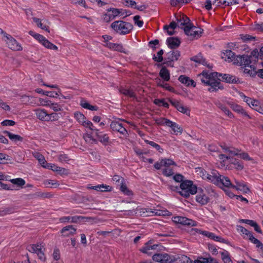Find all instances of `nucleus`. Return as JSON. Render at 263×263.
Masks as SVG:
<instances>
[{
  "mask_svg": "<svg viewBox=\"0 0 263 263\" xmlns=\"http://www.w3.org/2000/svg\"><path fill=\"white\" fill-rule=\"evenodd\" d=\"M214 72L209 73L206 70H203L199 76L202 75L203 78L201 79L202 83L206 85L210 86L208 90L210 92H216L218 89L222 90L224 87L220 82V79L216 80V76L213 74Z\"/></svg>",
  "mask_w": 263,
  "mask_h": 263,
  "instance_id": "obj_1",
  "label": "nucleus"
},
{
  "mask_svg": "<svg viewBox=\"0 0 263 263\" xmlns=\"http://www.w3.org/2000/svg\"><path fill=\"white\" fill-rule=\"evenodd\" d=\"M180 189L179 195L185 198H189L190 195H194L198 192V188L193 182L186 179L180 184Z\"/></svg>",
  "mask_w": 263,
  "mask_h": 263,
  "instance_id": "obj_2",
  "label": "nucleus"
},
{
  "mask_svg": "<svg viewBox=\"0 0 263 263\" xmlns=\"http://www.w3.org/2000/svg\"><path fill=\"white\" fill-rule=\"evenodd\" d=\"M110 27L120 35L129 34L133 29V25L130 23L121 20L112 23Z\"/></svg>",
  "mask_w": 263,
  "mask_h": 263,
  "instance_id": "obj_3",
  "label": "nucleus"
},
{
  "mask_svg": "<svg viewBox=\"0 0 263 263\" xmlns=\"http://www.w3.org/2000/svg\"><path fill=\"white\" fill-rule=\"evenodd\" d=\"M27 249L30 252L35 253L37 255L40 259L42 261L46 260V257L44 254L45 248L42 246L41 243L32 244L28 247Z\"/></svg>",
  "mask_w": 263,
  "mask_h": 263,
  "instance_id": "obj_4",
  "label": "nucleus"
},
{
  "mask_svg": "<svg viewBox=\"0 0 263 263\" xmlns=\"http://www.w3.org/2000/svg\"><path fill=\"white\" fill-rule=\"evenodd\" d=\"M218 80L219 77H221V79H220V81H222L226 83H231V84H238L240 83L239 79L235 77V76H233L230 74H222L217 72H214L213 73Z\"/></svg>",
  "mask_w": 263,
  "mask_h": 263,
  "instance_id": "obj_5",
  "label": "nucleus"
},
{
  "mask_svg": "<svg viewBox=\"0 0 263 263\" xmlns=\"http://www.w3.org/2000/svg\"><path fill=\"white\" fill-rule=\"evenodd\" d=\"M153 259L155 261L160 263H172L176 261L174 257L172 258L167 253L155 254L153 256Z\"/></svg>",
  "mask_w": 263,
  "mask_h": 263,
  "instance_id": "obj_6",
  "label": "nucleus"
},
{
  "mask_svg": "<svg viewBox=\"0 0 263 263\" xmlns=\"http://www.w3.org/2000/svg\"><path fill=\"white\" fill-rule=\"evenodd\" d=\"M4 36L7 39L6 41L8 47L14 51H21L23 49L21 45L10 34L4 33Z\"/></svg>",
  "mask_w": 263,
  "mask_h": 263,
  "instance_id": "obj_7",
  "label": "nucleus"
},
{
  "mask_svg": "<svg viewBox=\"0 0 263 263\" xmlns=\"http://www.w3.org/2000/svg\"><path fill=\"white\" fill-rule=\"evenodd\" d=\"M119 11L117 8H110L107 9V13L103 15V20L106 23L115 19L119 16Z\"/></svg>",
  "mask_w": 263,
  "mask_h": 263,
  "instance_id": "obj_8",
  "label": "nucleus"
},
{
  "mask_svg": "<svg viewBox=\"0 0 263 263\" xmlns=\"http://www.w3.org/2000/svg\"><path fill=\"white\" fill-rule=\"evenodd\" d=\"M173 221L176 223H179L184 226L194 227L196 226L197 224L196 221L192 219L187 218L186 217L182 216L174 217Z\"/></svg>",
  "mask_w": 263,
  "mask_h": 263,
  "instance_id": "obj_9",
  "label": "nucleus"
},
{
  "mask_svg": "<svg viewBox=\"0 0 263 263\" xmlns=\"http://www.w3.org/2000/svg\"><path fill=\"white\" fill-rule=\"evenodd\" d=\"M250 57L248 55H237L236 59L234 60V63L239 65H244L245 66H249L252 63Z\"/></svg>",
  "mask_w": 263,
  "mask_h": 263,
  "instance_id": "obj_10",
  "label": "nucleus"
},
{
  "mask_svg": "<svg viewBox=\"0 0 263 263\" xmlns=\"http://www.w3.org/2000/svg\"><path fill=\"white\" fill-rule=\"evenodd\" d=\"M110 126V128L114 131L118 132L124 136H125L127 134V131L126 129L123 126L121 123H120L118 121H112Z\"/></svg>",
  "mask_w": 263,
  "mask_h": 263,
  "instance_id": "obj_11",
  "label": "nucleus"
},
{
  "mask_svg": "<svg viewBox=\"0 0 263 263\" xmlns=\"http://www.w3.org/2000/svg\"><path fill=\"white\" fill-rule=\"evenodd\" d=\"M196 200L197 202L201 205H205L209 202V197L203 193V190L201 188H198Z\"/></svg>",
  "mask_w": 263,
  "mask_h": 263,
  "instance_id": "obj_12",
  "label": "nucleus"
},
{
  "mask_svg": "<svg viewBox=\"0 0 263 263\" xmlns=\"http://www.w3.org/2000/svg\"><path fill=\"white\" fill-rule=\"evenodd\" d=\"M168 101L170 103L180 112L186 115L190 114V110L187 107L183 106L177 100L169 99Z\"/></svg>",
  "mask_w": 263,
  "mask_h": 263,
  "instance_id": "obj_13",
  "label": "nucleus"
},
{
  "mask_svg": "<svg viewBox=\"0 0 263 263\" xmlns=\"http://www.w3.org/2000/svg\"><path fill=\"white\" fill-rule=\"evenodd\" d=\"M182 19L184 23L183 24L185 25V26L183 27L184 32L186 35H189L190 31L196 27L191 22L190 18L186 15H183L182 16Z\"/></svg>",
  "mask_w": 263,
  "mask_h": 263,
  "instance_id": "obj_14",
  "label": "nucleus"
},
{
  "mask_svg": "<svg viewBox=\"0 0 263 263\" xmlns=\"http://www.w3.org/2000/svg\"><path fill=\"white\" fill-rule=\"evenodd\" d=\"M230 107L235 112L238 114L242 115L243 116L248 117L249 119L251 118V117L248 114V113L243 109V108L240 105L237 104L233 102H230L228 103Z\"/></svg>",
  "mask_w": 263,
  "mask_h": 263,
  "instance_id": "obj_15",
  "label": "nucleus"
},
{
  "mask_svg": "<svg viewBox=\"0 0 263 263\" xmlns=\"http://www.w3.org/2000/svg\"><path fill=\"white\" fill-rule=\"evenodd\" d=\"M181 44L179 39L177 37H170L166 40V44L168 48L174 49L178 48Z\"/></svg>",
  "mask_w": 263,
  "mask_h": 263,
  "instance_id": "obj_16",
  "label": "nucleus"
},
{
  "mask_svg": "<svg viewBox=\"0 0 263 263\" xmlns=\"http://www.w3.org/2000/svg\"><path fill=\"white\" fill-rule=\"evenodd\" d=\"M219 178H220V175L217 171L214 170L212 171L211 174L206 176V179L216 185H218Z\"/></svg>",
  "mask_w": 263,
  "mask_h": 263,
  "instance_id": "obj_17",
  "label": "nucleus"
},
{
  "mask_svg": "<svg viewBox=\"0 0 263 263\" xmlns=\"http://www.w3.org/2000/svg\"><path fill=\"white\" fill-rule=\"evenodd\" d=\"M77 229L72 225H68L62 228L61 233L64 237L73 235L76 233Z\"/></svg>",
  "mask_w": 263,
  "mask_h": 263,
  "instance_id": "obj_18",
  "label": "nucleus"
},
{
  "mask_svg": "<svg viewBox=\"0 0 263 263\" xmlns=\"http://www.w3.org/2000/svg\"><path fill=\"white\" fill-rule=\"evenodd\" d=\"M178 80L181 83L184 84L186 86H191L194 87H196V82L194 80L191 79L189 77L186 76L185 75H181L180 76H179Z\"/></svg>",
  "mask_w": 263,
  "mask_h": 263,
  "instance_id": "obj_19",
  "label": "nucleus"
},
{
  "mask_svg": "<svg viewBox=\"0 0 263 263\" xmlns=\"http://www.w3.org/2000/svg\"><path fill=\"white\" fill-rule=\"evenodd\" d=\"M219 179V181L218 186L222 188V187H226L228 188H232L233 184L231 183L228 177L220 175V178Z\"/></svg>",
  "mask_w": 263,
  "mask_h": 263,
  "instance_id": "obj_20",
  "label": "nucleus"
},
{
  "mask_svg": "<svg viewBox=\"0 0 263 263\" xmlns=\"http://www.w3.org/2000/svg\"><path fill=\"white\" fill-rule=\"evenodd\" d=\"M36 116L37 118L42 121H50V118L49 114L45 109H39L36 110Z\"/></svg>",
  "mask_w": 263,
  "mask_h": 263,
  "instance_id": "obj_21",
  "label": "nucleus"
},
{
  "mask_svg": "<svg viewBox=\"0 0 263 263\" xmlns=\"http://www.w3.org/2000/svg\"><path fill=\"white\" fill-rule=\"evenodd\" d=\"M180 52L179 50H172L166 54V58L169 61H177L180 57Z\"/></svg>",
  "mask_w": 263,
  "mask_h": 263,
  "instance_id": "obj_22",
  "label": "nucleus"
},
{
  "mask_svg": "<svg viewBox=\"0 0 263 263\" xmlns=\"http://www.w3.org/2000/svg\"><path fill=\"white\" fill-rule=\"evenodd\" d=\"M95 135L99 139V141L105 145H106L109 141V137L107 135L99 132V129H95Z\"/></svg>",
  "mask_w": 263,
  "mask_h": 263,
  "instance_id": "obj_23",
  "label": "nucleus"
},
{
  "mask_svg": "<svg viewBox=\"0 0 263 263\" xmlns=\"http://www.w3.org/2000/svg\"><path fill=\"white\" fill-rule=\"evenodd\" d=\"M235 183L236 185H233V186H232L233 189H235L236 190L241 191L245 193H247L250 192V189L247 186L246 184L237 181H235Z\"/></svg>",
  "mask_w": 263,
  "mask_h": 263,
  "instance_id": "obj_24",
  "label": "nucleus"
},
{
  "mask_svg": "<svg viewBox=\"0 0 263 263\" xmlns=\"http://www.w3.org/2000/svg\"><path fill=\"white\" fill-rule=\"evenodd\" d=\"M32 156L38 160L39 163L44 167V166L47 163L45 157L42 154L37 152H33Z\"/></svg>",
  "mask_w": 263,
  "mask_h": 263,
  "instance_id": "obj_25",
  "label": "nucleus"
},
{
  "mask_svg": "<svg viewBox=\"0 0 263 263\" xmlns=\"http://www.w3.org/2000/svg\"><path fill=\"white\" fill-rule=\"evenodd\" d=\"M159 75L165 81H168L170 79V71L165 66H162V68L159 72Z\"/></svg>",
  "mask_w": 263,
  "mask_h": 263,
  "instance_id": "obj_26",
  "label": "nucleus"
},
{
  "mask_svg": "<svg viewBox=\"0 0 263 263\" xmlns=\"http://www.w3.org/2000/svg\"><path fill=\"white\" fill-rule=\"evenodd\" d=\"M35 91L39 93H41L51 98H57L60 95L57 92L44 91L41 88L36 89Z\"/></svg>",
  "mask_w": 263,
  "mask_h": 263,
  "instance_id": "obj_27",
  "label": "nucleus"
},
{
  "mask_svg": "<svg viewBox=\"0 0 263 263\" xmlns=\"http://www.w3.org/2000/svg\"><path fill=\"white\" fill-rule=\"evenodd\" d=\"M17 210L16 206H11L4 208L3 210L0 211V216H4L7 214L14 213Z\"/></svg>",
  "mask_w": 263,
  "mask_h": 263,
  "instance_id": "obj_28",
  "label": "nucleus"
},
{
  "mask_svg": "<svg viewBox=\"0 0 263 263\" xmlns=\"http://www.w3.org/2000/svg\"><path fill=\"white\" fill-rule=\"evenodd\" d=\"M224 57L222 56V58H225V60H229L230 61H234L236 59V55L235 53L232 52L231 50H226L225 52H223Z\"/></svg>",
  "mask_w": 263,
  "mask_h": 263,
  "instance_id": "obj_29",
  "label": "nucleus"
},
{
  "mask_svg": "<svg viewBox=\"0 0 263 263\" xmlns=\"http://www.w3.org/2000/svg\"><path fill=\"white\" fill-rule=\"evenodd\" d=\"M239 94L240 97L243 99L244 101L246 102L250 107L256 105V103H257V100L246 96L243 92H240Z\"/></svg>",
  "mask_w": 263,
  "mask_h": 263,
  "instance_id": "obj_30",
  "label": "nucleus"
},
{
  "mask_svg": "<svg viewBox=\"0 0 263 263\" xmlns=\"http://www.w3.org/2000/svg\"><path fill=\"white\" fill-rule=\"evenodd\" d=\"M169 124L168 127H171L172 129L174 131L176 135H177V133H182V128L176 123L172 121L170 122L167 121Z\"/></svg>",
  "mask_w": 263,
  "mask_h": 263,
  "instance_id": "obj_31",
  "label": "nucleus"
},
{
  "mask_svg": "<svg viewBox=\"0 0 263 263\" xmlns=\"http://www.w3.org/2000/svg\"><path fill=\"white\" fill-rule=\"evenodd\" d=\"M220 254L221 255V259L224 263H233L228 251L224 250L223 252H220Z\"/></svg>",
  "mask_w": 263,
  "mask_h": 263,
  "instance_id": "obj_32",
  "label": "nucleus"
},
{
  "mask_svg": "<svg viewBox=\"0 0 263 263\" xmlns=\"http://www.w3.org/2000/svg\"><path fill=\"white\" fill-rule=\"evenodd\" d=\"M42 44L46 48L53 50H58V47L49 42L48 40H47L46 38L43 40V42L42 43Z\"/></svg>",
  "mask_w": 263,
  "mask_h": 263,
  "instance_id": "obj_33",
  "label": "nucleus"
},
{
  "mask_svg": "<svg viewBox=\"0 0 263 263\" xmlns=\"http://www.w3.org/2000/svg\"><path fill=\"white\" fill-rule=\"evenodd\" d=\"M231 163L235 166V168L238 170L241 171L243 169V162L237 159H232V161Z\"/></svg>",
  "mask_w": 263,
  "mask_h": 263,
  "instance_id": "obj_34",
  "label": "nucleus"
},
{
  "mask_svg": "<svg viewBox=\"0 0 263 263\" xmlns=\"http://www.w3.org/2000/svg\"><path fill=\"white\" fill-rule=\"evenodd\" d=\"M260 53L259 51L257 49H254L253 50L249 57H250L252 62H256L258 59H260Z\"/></svg>",
  "mask_w": 263,
  "mask_h": 263,
  "instance_id": "obj_35",
  "label": "nucleus"
},
{
  "mask_svg": "<svg viewBox=\"0 0 263 263\" xmlns=\"http://www.w3.org/2000/svg\"><path fill=\"white\" fill-rule=\"evenodd\" d=\"M144 142L151 146L157 150L159 153H162L163 152V149L158 144L154 142V141H149L148 140H144Z\"/></svg>",
  "mask_w": 263,
  "mask_h": 263,
  "instance_id": "obj_36",
  "label": "nucleus"
},
{
  "mask_svg": "<svg viewBox=\"0 0 263 263\" xmlns=\"http://www.w3.org/2000/svg\"><path fill=\"white\" fill-rule=\"evenodd\" d=\"M33 20L35 23H36L37 26L39 28L47 31L48 32H49V27L47 25H44L42 23L41 19L36 18V17H33Z\"/></svg>",
  "mask_w": 263,
  "mask_h": 263,
  "instance_id": "obj_37",
  "label": "nucleus"
},
{
  "mask_svg": "<svg viewBox=\"0 0 263 263\" xmlns=\"http://www.w3.org/2000/svg\"><path fill=\"white\" fill-rule=\"evenodd\" d=\"M164 53V50L163 49L160 50L157 52V57L154 54L153 55V60L155 62L158 63L162 62L163 61V54Z\"/></svg>",
  "mask_w": 263,
  "mask_h": 263,
  "instance_id": "obj_38",
  "label": "nucleus"
},
{
  "mask_svg": "<svg viewBox=\"0 0 263 263\" xmlns=\"http://www.w3.org/2000/svg\"><path fill=\"white\" fill-rule=\"evenodd\" d=\"M120 190L126 195L130 196L133 195L132 191L127 188L125 181L121 183Z\"/></svg>",
  "mask_w": 263,
  "mask_h": 263,
  "instance_id": "obj_39",
  "label": "nucleus"
},
{
  "mask_svg": "<svg viewBox=\"0 0 263 263\" xmlns=\"http://www.w3.org/2000/svg\"><path fill=\"white\" fill-rule=\"evenodd\" d=\"M210 236L211 237H210V238L212 240H214V241L224 243H226L228 245H230V242L228 240L224 239L220 236H216L213 233H212V235Z\"/></svg>",
  "mask_w": 263,
  "mask_h": 263,
  "instance_id": "obj_40",
  "label": "nucleus"
},
{
  "mask_svg": "<svg viewBox=\"0 0 263 263\" xmlns=\"http://www.w3.org/2000/svg\"><path fill=\"white\" fill-rule=\"evenodd\" d=\"M74 118L80 123H82V124L85 123L86 117L85 116L80 112H76L74 114Z\"/></svg>",
  "mask_w": 263,
  "mask_h": 263,
  "instance_id": "obj_41",
  "label": "nucleus"
},
{
  "mask_svg": "<svg viewBox=\"0 0 263 263\" xmlns=\"http://www.w3.org/2000/svg\"><path fill=\"white\" fill-rule=\"evenodd\" d=\"M10 181L14 184H16L18 186H22L25 184V181L24 179L21 178H17L15 179H12L10 180Z\"/></svg>",
  "mask_w": 263,
  "mask_h": 263,
  "instance_id": "obj_42",
  "label": "nucleus"
},
{
  "mask_svg": "<svg viewBox=\"0 0 263 263\" xmlns=\"http://www.w3.org/2000/svg\"><path fill=\"white\" fill-rule=\"evenodd\" d=\"M251 69H249L248 68H245L243 70V72L245 73H247L249 74L250 77L254 78L256 76V70H255V68L252 65L249 66Z\"/></svg>",
  "mask_w": 263,
  "mask_h": 263,
  "instance_id": "obj_43",
  "label": "nucleus"
},
{
  "mask_svg": "<svg viewBox=\"0 0 263 263\" xmlns=\"http://www.w3.org/2000/svg\"><path fill=\"white\" fill-rule=\"evenodd\" d=\"M154 103L157 105L162 106L166 108H169V104L165 101L164 99H156Z\"/></svg>",
  "mask_w": 263,
  "mask_h": 263,
  "instance_id": "obj_44",
  "label": "nucleus"
},
{
  "mask_svg": "<svg viewBox=\"0 0 263 263\" xmlns=\"http://www.w3.org/2000/svg\"><path fill=\"white\" fill-rule=\"evenodd\" d=\"M120 92L125 96H128L130 98H136V96L134 92L130 89H122L120 90Z\"/></svg>",
  "mask_w": 263,
  "mask_h": 263,
  "instance_id": "obj_45",
  "label": "nucleus"
},
{
  "mask_svg": "<svg viewBox=\"0 0 263 263\" xmlns=\"http://www.w3.org/2000/svg\"><path fill=\"white\" fill-rule=\"evenodd\" d=\"M163 166L169 167L171 165H176V163L172 159L164 158L162 159Z\"/></svg>",
  "mask_w": 263,
  "mask_h": 263,
  "instance_id": "obj_46",
  "label": "nucleus"
},
{
  "mask_svg": "<svg viewBox=\"0 0 263 263\" xmlns=\"http://www.w3.org/2000/svg\"><path fill=\"white\" fill-rule=\"evenodd\" d=\"M112 50L117 51L124 53H127L126 51L121 44L114 43Z\"/></svg>",
  "mask_w": 263,
  "mask_h": 263,
  "instance_id": "obj_47",
  "label": "nucleus"
},
{
  "mask_svg": "<svg viewBox=\"0 0 263 263\" xmlns=\"http://www.w3.org/2000/svg\"><path fill=\"white\" fill-rule=\"evenodd\" d=\"M173 179L175 182L177 183H180V184L185 180L184 179V177L182 175L179 173L174 175Z\"/></svg>",
  "mask_w": 263,
  "mask_h": 263,
  "instance_id": "obj_48",
  "label": "nucleus"
},
{
  "mask_svg": "<svg viewBox=\"0 0 263 263\" xmlns=\"http://www.w3.org/2000/svg\"><path fill=\"white\" fill-rule=\"evenodd\" d=\"M162 173L164 176L166 177H170L173 176L174 174L173 170L170 167H165L163 168Z\"/></svg>",
  "mask_w": 263,
  "mask_h": 263,
  "instance_id": "obj_49",
  "label": "nucleus"
},
{
  "mask_svg": "<svg viewBox=\"0 0 263 263\" xmlns=\"http://www.w3.org/2000/svg\"><path fill=\"white\" fill-rule=\"evenodd\" d=\"M235 155L239 156L240 158L248 161H252L253 159L251 158L247 153L243 152L240 154L234 153Z\"/></svg>",
  "mask_w": 263,
  "mask_h": 263,
  "instance_id": "obj_50",
  "label": "nucleus"
},
{
  "mask_svg": "<svg viewBox=\"0 0 263 263\" xmlns=\"http://www.w3.org/2000/svg\"><path fill=\"white\" fill-rule=\"evenodd\" d=\"M9 138H10V140L14 142H16L18 141H22L23 140V138L20 136V135H15L12 133L9 134Z\"/></svg>",
  "mask_w": 263,
  "mask_h": 263,
  "instance_id": "obj_51",
  "label": "nucleus"
},
{
  "mask_svg": "<svg viewBox=\"0 0 263 263\" xmlns=\"http://www.w3.org/2000/svg\"><path fill=\"white\" fill-rule=\"evenodd\" d=\"M240 39L244 42H246L251 40H254L255 39V36H252L249 34H240Z\"/></svg>",
  "mask_w": 263,
  "mask_h": 263,
  "instance_id": "obj_52",
  "label": "nucleus"
},
{
  "mask_svg": "<svg viewBox=\"0 0 263 263\" xmlns=\"http://www.w3.org/2000/svg\"><path fill=\"white\" fill-rule=\"evenodd\" d=\"M178 259L180 263H194L192 260L185 255H181Z\"/></svg>",
  "mask_w": 263,
  "mask_h": 263,
  "instance_id": "obj_53",
  "label": "nucleus"
},
{
  "mask_svg": "<svg viewBox=\"0 0 263 263\" xmlns=\"http://www.w3.org/2000/svg\"><path fill=\"white\" fill-rule=\"evenodd\" d=\"M159 86H160L163 88H164L166 90H168L169 91H171V92L174 91V88H173L172 87L170 86L168 84L164 82H160L159 84Z\"/></svg>",
  "mask_w": 263,
  "mask_h": 263,
  "instance_id": "obj_54",
  "label": "nucleus"
},
{
  "mask_svg": "<svg viewBox=\"0 0 263 263\" xmlns=\"http://www.w3.org/2000/svg\"><path fill=\"white\" fill-rule=\"evenodd\" d=\"M156 123L159 124V125H165L167 126H169V124L168 123H167L168 122H170L171 120H170L169 119H167L166 118H161L158 120H157L156 121Z\"/></svg>",
  "mask_w": 263,
  "mask_h": 263,
  "instance_id": "obj_55",
  "label": "nucleus"
},
{
  "mask_svg": "<svg viewBox=\"0 0 263 263\" xmlns=\"http://www.w3.org/2000/svg\"><path fill=\"white\" fill-rule=\"evenodd\" d=\"M192 230L195 231L196 232H198L200 234H202L203 235H204L209 238L211 237L210 236H211L212 233V232H210L209 231H202L201 230L198 229H193Z\"/></svg>",
  "mask_w": 263,
  "mask_h": 263,
  "instance_id": "obj_56",
  "label": "nucleus"
},
{
  "mask_svg": "<svg viewBox=\"0 0 263 263\" xmlns=\"http://www.w3.org/2000/svg\"><path fill=\"white\" fill-rule=\"evenodd\" d=\"M203 56L202 54L201 53H199L197 55L192 57L191 58V60L199 64Z\"/></svg>",
  "mask_w": 263,
  "mask_h": 263,
  "instance_id": "obj_57",
  "label": "nucleus"
},
{
  "mask_svg": "<svg viewBox=\"0 0 263 263\" xmlns=\"http://www.w3.org/2000/svg\"><path fill=\"white\" fill-rule=\"evenodd\" d=\"M10 157L6 154L0 153V163L4 164L5 160H10Z\"/></svg>",
  "mask_w": 263,
  "mask_h": 263,
  "instance_id": "obj_58",
  "label": "nucleus"
},
{
  "mask_svg": "<svg viewBox=\"0 0 263 263\" xmlns=\"http://www.w3.org/2000/svg\"><path fill=\"white\" fill-rule=\"evenodd\" d=\"M140 18V16L139 15H135L133 19L135 24L137 25L139 27H141L143 26L144 23L143 21H139Z\"/></svg>",
  "mask_w": 263,
  "mask_h": 263,
  "instance_id": "obj_59",
  "label": "nucleus"
},
{
  "mask_svg": "<svg viewBox=\"0 0 263 263\" xmlns=\"http://www.w3.org/2000/svg\"><path fill=\"white\" fill-rule=\"evenodd\" d=\"M83 125L86 128H89L91 130H93L95 132V129H97V128H94V126L93 124L90 121H85V123L83 124Z\"/></svg>",
  "mask_w": 263,
  "mask_h": 263,
  "instance_id": "obj_60",
  "label": "nucleus"
},
{
  "mask_svg": "<svg viewBox=\"0 0 263 263\" xmlns=\"http://www.w3.org/2000/svg\"><path fill=\"white\" fill-rule=\"evenodd\" d=\"M59 166H57L54 164L48 163H47L45 166H44V168H48L49 170H51L54 172H55V170L58 168Z\"/></svg>",
  "mask_w": 263,
  "mask_h": 263,
  "instance_id": "obj_61",
  "label": "nucleus"
},
{
  "mask_svg": "<svg viewBox=\"0 0 263 263\" xmlns=\"http://www.w3.org/2000/svg\"><path fill=\"white\" fill-rule=\"evenodd\" d=\"M50 107L54 111H59L62 110V107L57 103H51Z\"/></svg>",
  "mask_w": 263,
  "mask_h": 263,
  "instance_id": "obj_62",
  "label": "nucleus"
},
{
  "mask_svg": "<svg viewBox=\"0 0 263 263\" xmlns=\"http://www.w3.org/2000/svg\"><path fill=\"white\" fill-rule=\"evenodd\" d=\"M199 32V31H193V29H192L189 32V34L187 35L190 36L192 39L198 38L200 36V33Z\"/></svg>",
  "mask_w": 263,
  "mask_h": 263,
  "instance_id": "obj_63",
  "label": "nucleus"
},
{
  "mask_svg": "<svg viewBox=\"0 0 263 263\" xmlns=\"http://www.w3.org/2000/svg\"><path fill=\"white\" fill-rule=\"evenodd\" d=\"M249 239L254 244L256 245V247L257 245H259V244H261V242L257 239V238H255L252 234L251 233L250 234V235L248 236Z\"/></svg>",
  "mask_w": 263,
  "mask_h": 263,
  "instance_id": "obj_64",
  "label": "nucleus"
}]
</instances>
